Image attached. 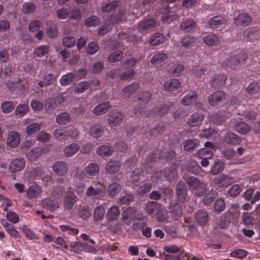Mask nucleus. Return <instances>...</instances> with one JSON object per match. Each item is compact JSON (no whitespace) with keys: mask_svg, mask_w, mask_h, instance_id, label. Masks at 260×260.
Returning <instances> with one entry per match:
<instances>
[{"mask_svg":"<svg viewBox=\"0 0 260 260\" xmlns=\"http://www.w3.org/2000/svg\"><path fill=\"white\" fill-rule=\"evenodd\" d=\"M176 172L175 170H166L165 173L159 171L156 172L152 177V179L155 181L159 179H162L163 178L166 177L167 180L171 181L172 179H175L176 176Z\"/></svg>","mask_w":260,"mask_h":260,"instance_id":"obj_3","label":"nucleus"},{"mask_svg":"<svg viewBox=\"0 0 260 260\" xmlns=\"http://www.w3.org/2000/svg\"><path fill=\"white\" fill-rule=\"evenodd\" d=\"M186 181L188 185L194 190L196 194L199 196L203 195L206 190L205 184L200 182L193 177H189Z\"/></svg>","mask_w":260,"mask_h":260,"instance_id":"obj_1","label":"nucleus"},{"mask_svg":"<svg viewBox=\"0 0 260 260\" xmlns=\"http://www.w3.org/2000/svg\"><path fill=\"white\" fill-rule=\"evenodd\" d=\"M60 229L66 234L73 235L77 234L79 232L78 229L71 228L68 225H60Z\"/></svg>","mask_w":260,"mask_h":260,"instance_id":"obj_54","label":"nucleus"},{"mask_svg":"<svg viewBox=\"0 0 260 260\" xmlns=\"http://www.w3.org/2000/svg\"><path fill=\"white\" fill-rule=\"evenodd\" d=\"M196 219L200 225L206 224L208 221V214L203 210L198 211L196 214Z\"/></svg>","mask_w":260,"mask_h":260,"instance_id":"obj_25","label":"nucleus"},{"mask_svg":"<svg viewBox=\"0 0 260 260\" xmlns=\"http://www.w3.org/2000/svg\"><path fill=\"white\" fill-rule=\"evenodd\" d=\"M105 206L106 204L104 203L94 208L93 216L95 221H98L103 219L105 213Z\"/></svg>","mask_w":260,"mask_h":260,"instance_id":"obj_21","label":"nucleus"},{"mask_svg":"<svg viewBox=\"0 0 260 260\" xmlns=\"http://www.w3.org/2000/svg\"><path fill=\"white\" fill-rule=\"evenodd\" d=\"M97 153L102 156H108L113 153L112 148L108 145H102L98 148Z\"/></svg>","mask_w":260,"mask_h":260,"instance_id":"obj_32","label":"nucleus"},{"mask_svg":"<svg viewBox=\"0 0 260 260\" xmlns=\"http://www.w3.org/2000/svg\"><path fill=\"white\" fill-rule=\"evenodd\" d=\"M251 21L252 19L251 17L246 13L239 14L233 19L234 23L239 26L247 25Z\"/></svg>","mask_w":260,"mask_h":260,"instance_id":"obj_10","label":"nucleus"},{"mask_svg":"<svg viewBox=\"0 0 260 260\" xmlns=\"http://www.w3.org/2000/svg\"><path fill=\"white\" fill-rule=\"evenodd\" d=\"M181 28L186 31L189 32L192 30L196 26L195 22L191 20H186L181 24Z\"/></svg>","mask_w":260,"mask_h":260,"instance_id":"obj_48","label":"nucleus"},{"mask_svg":"<svg viewBox=\"0 0 260 260\" xmlns=\"http://www.w3.org/2000/svg\"><path fill=\"white\" fill-rule=\"evenodd\" d=\"M43 206L48 210L53 211L58 208L59 203L52 199H46L43 201Z\"/></svg>","mask_w":260,"mask_h":260,"instance_id":"obj_30","label":"nucleus"},{"mask_svg":"<svg viewBox=\"0 0 260 260\" xmlns=\"http://www.w3.org/2000/svg\"><path fill=\"white\" fill-rule=\"evenodd\" d=\"M197 154L200 158H211L213 152L212 150H208L207 148H203L198 151Z\"/></svg>","mask_w":260,"mask_h":260,"instance_id":"obj_56","label":"nucleus"},{"mask_svg":"<svg viewBox=\"0 0 260 260\" xmlns=\"http://www.w3.org/2000/svg\"><path fill=\"white\" fill-rule=\"evenodd\" d=\"M79 148L80 146L77 143H72L64 148L63 152L66 157H70L76 153Z\"/></svg>","mask_w":260,"mask_h":260,"instance_id":"obj_24","label":"nucleus"},{"mask_svg":"<svg viewBox=\"0 0 260 260\" xmlns=\"http://www.w3.org/2000/svg\"><path fill=\"white\" fill-rule=\"evenodd\" d=\"M79 215L83 219H87L91 215V211L88 207L84 206L78 210Z\"/></svg>","mask_w":260,"mask_h":260,"instance_id":"obj_58","label":"nucleus"},{"mask_svg":"<svg viewBox=\"0 0 260 260\" xmlns=\"http://www.w3.org/2000/svg\"><path fill=\"white\" fill-rule=\"evenodd\" d=\"M155 22L152 19H145L138 24L139 29L141 31L151 30L155 25Z\"/></svg>","mask_w":260,"mask_h":260,"instance_id":"obj_13","label":"nucleus"},{"mask_svg":"<svg viewBox=\"0 0 260 260\" xmlns=\"http://www.w3.org/2000/svg\"><path fill=\"white\" fill-rule=\"evenodd\" d=\"M103 132V128L99 124H95L93 125L90 130V134L91 135L95 138H99L101 137Z\"/></svg>","mask_w":260,"mask_h":260,"instance_id":"obj_45","label":"nucleus"},{"mask_svg":"<svg viewBox=\"0 0 260 260\" xmlns=\"http://www.w3.org/2000/svg\"><path fill=\"white\" fill-rule=\"evenodd\" d=\"M225 99V94L221 91L212 93L209 97V104L212 106H216L221 104Z\"/></svg>","mask_w":260,"mask_h":260,"instance_id":"obj_5","label":"nucleus"},{"mask_svg":"<svg viewBox=\"0 0 260 260\" xmlns=\"http://www.w3.org/2000/svg\"><path fill=\"white\" fill-rule=\"evenodd\" d=\"M136 216V210L129 207L123 211L122 213V219L126 224H129Z\"/></svg>","mask_w":260,"mask_h":260,"instance_id":"obj_14","label":"nucleus"},{"mask_svg":"<svg viewBox=\"0 0 260 260\" xmlns=\"http://www.w3.org/2000/svg\"><path fill=\"white\" fill-rule=\"evenodd\" d=\"M195 40V38L188 35L182 38L181 45L185 48H190L194 45Z\"/></svg>","mask_w":260,"mask_h":260,"instance_id":"obj_41","label":"nucleus"},{"mask_svg":"<svg viewBox=\"0 0 260 260\" xmlns=\"http://www.w3.org/2000/svg\"><path fill=\"white\" fill-rule=\"evenodd\" d=\"M184 70V66L181 64H174L168 68V72L175 76L179 75Z\"/></svg>","mask_w":260,"mask_h":260,"instance_id":"obj_42","label":"nucleus"},{"mask_svg":"<svg viewBox=\"0 0 260 260\" xmlns=\"http://www.w3.org/2000/svg\"><path fill=\"white\" fill-rule=\"evenodd\" d=\"M197 99V95L194 92L189 93L181 100L183 105L188 106L194 103Z\"/></svg>","mask_w":260,"mask_h":260,"instance_id":"obj_34","label":"nucleus"},{"mask_svg":"<svg viewBox=\"0 0 260 260\" xmlns=\"http://www.w3.org/2000/svg\"><path fill=\"white\" fill-rule=\"evenodd\" d=\"M41 126L38 123H33L29 124L26 128V132L27 135H31L37 133L40 130Z\"/></svg>","mask_w":260,"mask_h":260,"instance_id":"obj_55","label":"nucleus"},{"mask_svg":"<svg viewBox=\"0 0 260 260\" xmlns=\"http://www.w3.org/2000/svg\"><path fill=\"white\" fill-rule=\"evenodd\" d=\"M120 165L119 162L112 161L109 162L106 166L105 170L108 173H115L118 172L120 170Z\"/></svg>","mask_w":260,"mask_h":260,"instance_id":"obj_33","label":"nucleus"},{"mask_svg":"<svg viewBox=\"0 0 260 260\" xmlns=\"http://www.w3.org/2000/svg\"><path fill=\"white\" fill-rule=\"evenodd\" d=\"M224 141L231 144H237L240 142V138L233 133H228L224 137Z\"/></svg>","mask_w":260,"mask_h":260,"instance_id":"obj_43","label":"nucleus"},{"mask_svg":"<svg viewBox=\"0 0 260 260\" xmlns=\"http://www.w3.org/2000/svg\"><path fill=\"white\" fill-rule=\"evenodd\" d=\"M52 169L55 173L59 176H64L68 172V167L65 162L58 161L54 163Z\"/></svg>","mask_w":260,"mask_h":260,"instance_id":"obj_11","label":"nucleus"},{"mask_svg":"<svg viewBox=\"0 0 260 260\" xmlns=\"http://www.w3.org/2000/svg\"><path fill=\"white\" fill-rule=\"evenodd\" d=\"M121 190V186L117 183L110 184L107 188L108 194L111 197H114L118 194Z\"/></svg>","mask_w":260,"mask_h":260,"instance_id":"obj_31","label":"nucleus"},{"mask_svg":"<svg viewBox=\"0 0 260 260\" xmlns=\"http://www.w3.org/2000/svg\"><path fill=\"white\" fill-rule=\"evenodd\" d=\"M109 109V105L106 103H103L97 105L94 108L93 112L96 115H101L107 112Z\"/></svg>","mask_w":260,"mask_h":260,"instance_id":"obj_37","label":"nucleus"},{"mask_svg":"<svg viewBox=\"0 0 260 260\" xmlns=\"http://www.w3.org/2000/svg\"><path fill=\"white\" fill-rule=\"evenodd\" d=\"M89 86L90 83L88 82H81L76 86L74 92L77 94L83 93L89 88Z\"/></svg>","mask_w":260,"mask_h":260,"instance_id":"obj_47","label":"nucleus"},{"mask_svg":"<svg viewBox=\"0 0 260 260\" xmlns=\"http://www.w3.org/2000/svg\"><path fill=\"white\" fill-rule=\"evenodd\" d=\"M197 144V141L195 140L189 139L186 141L184 144L183 147L185 151H190L193 150Z\"/></svg>","mask_w":260,"mask_h":260,"instance_id":"obj_63","label":"nucleus"},{"mask_svg":"<svg viewBox=\"0 0 260 260\" xmlns=\"http://www.w3.org/2000/svg\"><path fill=\"white\" fill-rule=\"evenodd\" d=\"M75 77V74L73 73H68L61 77L60 79V83L63 86L69 85L73 82Z\"/></svg>","mask_w":260,"mask_h":260,"instance_id":"obj_40","label":"nucleus"},{"mask_svg":"<svg viewBox=\"0 0 260 260\" xmlns=\"http://www.w3.org/2000/svg\"><path fill=\"white\" fill-rule=\"evenodd\" d=\"M20 142V137L18 133L11 132L7 139V144L10 147L14 148L17 146Z\"/></svg>","mask_w":260,"mask_h":260,"instance_id":"obj_8","label":"nucleus"},{"mask_svg":"<svg viewBox=\"0 0 260 260\" xmlns=\"http://www.w3.org/2000/svg\"><path fill=\"white\" fill-rule=\"evenodd\" d=\"M54 136L59 140H67L69 138V132L61 128L56 129L54 131Z\"/></svg>","mask_w":260,"mask_h":260,"instance_id":"obj_38","label":"nucleus"},{"mask_svg":"<svg viewBox=\"0 0 260 260\" xmlns=\"http://www.w3.org/2000/svg\"><path fill=\"white\" fill-rule=\"evenodd\" d=\"M25 166V160L23 158H16L10 164L9 169L12 172H18L22 170Z\"/></svg>","mask_w":260,"mask_h":260,"instance_id":"obj_4","label":"nucleus"},{"mask_svg":"<svg viewBox=\"0 0 260 260\" xmlns=\"http://www.w3.org/2000/svg\"><path fill=\"white\" fill-rule=\"evenodd\" d=\"M77 202L76 197L72 191H68L64 199L63 204L66 209H71Z\"/></svg>","mask_w":260,"mask_h":260,"instance_id":"obj_15","label":"nucleus"},{"mask_svg":"<svg viewBox=\"0 0 260 260\" xmlns=\"http://www.w3.org/2000/svg\"><path fill=\"white\" fill-rule=\"evenodd\" d=\"M203 120V116L201 114L196 113L190 115L187 123L190 126H198L201 124Z\"/></svg>","mask_w":260,"mask_h":260,"instance_id":"obj_19","label":"nucleus"},{"mask_svg":"<svg viewBox=\"0 0 260 260\" xmlns=\"http://www.w3.org/2000/svg\"><path fill=\"white\" fill-rule=\"evenodd\" d=\"M247 58V54L246 53L242 52L239 54L238 56L231 57L229 60L228 66L232 69H235L239 63H244Z\"/></svg>","mask_w":260,"mask_h":260,"instance_id":"obj_7","label":"nucleus"},{"mask_svg":"<svg viewBox=\"0 0 260 260\" xmlns=\"http://www.w3.org/2000/svg\"><path fill=\"white\" fill-rule=\"evenodd\" d=\"M180 81L175 79L167 80L164 84L165 89L169 91L172 92L177 90L180 87Z\"/></svg>","mask_w":260,"mask_h":260,"instance_id":"obj_17","label":"nucleus"},{"mask_svg":"<svg viewBox=\"0 0 260 260\" xmlns=\"http://www.w3.org/2000/svg\"><path fill=\"white\" fill-rule=\"evenodd\" d=\"M122 57V54L121 51H116L111 53L108 56V60L111 62H116L120 60Z\"/></svg>","mask_w":260,"mask_h":260,"instance_id":"obj_59","label":"nucleus"},{"mask_svg":"<svg viewBox=\"0 0 260 260\" xmlns=\"http://www.w3.org/2000/svg\"><path fill=\"white\" fill-rule=\"evenodd\" d=\"M247 254V252L246 251L243 249H237L231 252L230 256L238 258H243L245 257Z\"/></svg>","mask_w":260,"mask_h":260,"instance_id":"obj_60","label":"nucleus"},{"mask_svg":"<svg viewBox=\"0 0 260 260\" xmlns=\"http://www.w3.org/2000/svg\"><path fill=\"white\" fill-rule=\"evenodd\" d=\"M43 152V150L39 148L36 147L32 149L26 153L27 159L30 161H34L41 156Z\"/></svg>","mask_w":260,"mask_h":260,"instance_id":"obj_26","label":"nucleus"},{"mask_svg":"<svg viewBox=\"0 0 260 260\" xmlns=\"http://www.w3.org/2000/svg\"><path fill=\"white\" fill-rule=\"evenodd\" d=\"M118 2L117 1L110 2L102 7V12L104 13H110L114 11L117 6Z\"/></svg>","mask_w":260,"mask_h":260,"instance_id":"obj_50","label":"nucleus"},{"mask_svg":"<svg viewBox=\"0 0 260 260\" xmlns=\"http://www.w3.org/2000/svg\"><path fill=\"white\" fill-rule=\"evenodd\" d=\"M224 168V164L221 160H218L214 162L210 170V173L213 175H216L221 172Z\"/></svg>","mask_w":260,"mask_h":260,"instance_id":"obj_35","label":"nucleus"},{"mask_svg":"<svg viewBox=\"0 0 260 260\" xmlns=\"http://www.w3.org/2000/svg\"><path fill=\"white\" fill-rule=\"evenodd\" d=\"M41 188L37 185H31L26 190V197L30 200L37 199L41 194Z\"/></svg>","mask_w":260,"mask_h":260,"instance_id":"obj_9","label":"nucleus"},{"mask_svg":"<svg viewBox=\"0 0 260 260\" xmlns=\"http://www.w3.org/2000/svg\"><path fill=\"white\" fill-rule=\"evenodd\" d=\"M123 115L119 112L113 113L109 117V125L112 127L120 125L123 120Z\"/></svg>","mask_w":260,"mask_h":260,"instance_id":"obj_6","label":"nucleus"},{"mask_svg":"<svg viewBox=\"0 0 260 260\" xmlns=\"http://www.w3.org/2000/svg\"><path fill=\"white\" fill-rule=\"evenodd\" d=\"M36 9V5L31 2H26L23 4L22 12L25 14L33 13Z\"/></svg>","mask_w":260,"mask_h":260,"instance_id":"obj_53","label":"nucleus"},{"mask_svg":"<svg viewBox=\"0 0 260 260\" xmlns=\"http://www.w3.org/2000/svg\"><path fill=\"white\" fill-rule=\"evenodd\" d=\"M100 20L99 18L96 16H90L88 17L85 21V24L88 27L95 26L99 24Z\"/></svg>","mask_w":260,"mask_h":260,"instance_id":"obj_51","label":"nucleus"},{"mask_svg":"<svg viewBox=\"0 0 260 260\" xmlns=\"http://www.w3.org/2000/svg\"><path fill=\"white\" fill-rule=\"evenodd\" d=\"M28 110V106L27 105L23 104L19 105L16 108L15 114L19 116L22 117L24 116Z\"/></svg>","mask_w":260,"mask_h":260,"instance_id":"obj_52","label":"nucleus"},{"mask_svg":"<svg viewBox=\"0 0 260 260\" xmlns=\"http://www.w3.org/2000/svg\"><path fill=\"white\" fill-rule=\"evenodd\" d=\"M209 24L213 28H221L225 26V22L223 17L214 16L210 20Z\"/></svg>","mask_w":260,"mask_h":260,"instance_id":"obj_16","label":"nucleus"},{"mask_svg":"<svg viewBox=\"0 0 260 260\" xmlns=\"http://www.w3.org/2000/svg\"><path fill=\"white\" fill-rule=\"evenodd\" d=\"M71 120L70 114L67 112H63L58 114L56 117V122L60 125L67 124Z\"/></svg>","mask_w":260,"mask_h":260,"instance_id":"obj_29","label":"nucleus"},{"mask_svg":"<svg viewBox=\"0 0 260 260\" xmlns=\"http://www.w3.org/2000/svg\"><path fill=\"white\" fill-rule=\"evenodd\" d=\"M168 58V55L164 52H159L154 54L151 59V62L152 64L155 66H159L165 63Z\"/></svg>","mask_w":260,"mask_h":260,"instance_id":"obj_23","label":"nucleus"},{"mask_svg":"<svg viewBox=\"0 0 260 260\" xmlns=\"http://www.w3.org/2000/svg\"><path fill=\"white\" fill-rule=\"evenodd\" d=\"M230 221V214L226 212L222 214L219 220L216 223V226L220 229H225L229 224Z\"/></svg>","mask_w":260,"mask_h":260,"instance_id":"obj_18","label":"nucleus"},{"mask_svg":"<svg viewBox=\"0 0 260 260\" xmlns=\"http://www.w3.org/2000/svg\"><path fill=\"white\" fill-rule=\"evenodd\" d=\"M151 98L150 92L145 91L141 93L138 96V99L140 103L146 104L148 103Z\"/></svg>","mask_w":260,"mask_h":260,"instance_id":"obj_61","label":"nucleus"},{"mask_svg":"<svg viewBox=\"0 0 260 260\" xmlns=\"http://www.w3.org/2000/svg\"><path fill=\"white\" fill-rule=\"evenodd\" d=\"M86 171L90 177L95 176L99 172V168L96 163H91L86 167Z\"/></svg>","mask_w":260,"mask_h":260,"instance_id":"obj_44","label":"nucleus"},{"mask_svg":"<svg viewBox=\"0 0 260 260\" xmlns=\"http://www.w3.org/2000/svg\"><path fill=\"white\" fill-rule=\"evenodd\" d=\"M15 107V105L12 102L5 101L1 104V109L3 113H8L12 112Z\"/></svg>","mask_w":260,"mask_h":260,"instance_id":"obj_49","label":"nucleus"},{"mask_svg":"<svg viewBox=\"0 0 260 260\" xmlns=\"http://www.w3.org/2000/svg\"><path fill=\"white\" fill-rule=\"evenodd\" d=\"M226 77L222 74L215 75L211 80L210 83L212 87L219 88L225 83Z\"/></svg>","mask_w":260,"mask_h":260,"instance_id":"obj_20","label":"nucleus"},{"mask_svg":"<svg viewBox=\"0 0 260 260\" xmlns=\"http://www.w3.org/2000/svg\"><path fill=\"white\" fill-rule=\"evenodd\" d=\"M247 90L250 94H254L260 91V86L257 83L252 82L247 86Z\"/></svg>","mask_w":260,"mask_h":260,"instance_id":"obj_64","label":"nucleus"},{"mask_svg":"<svg viewBox=\"0 0 260 260\" xmlns=\"http://www.w3.org/2000/svg\"><path fill=\"white\" fill-rule=\"evenodd\" d=\"M49 47L45 45H42L35 48L34 51L35 55L38 57L44 56L49 52Z\"/></svg>","mask_w":260,"mask_h":260,"instance_id":"obj_36","label":"nucleus"},{"mask_svg":"<svg viewBox=\"0 0 260 260\" xmlns=\"http://www.w3.org/2000/svg\"><path fill=\"white\" fill-rule=\"evenodd\" d=\"M120 214L118 208L116 206H112L109 208L106 214V218L108 221L116 220Z\"/></svg>","mask_w":260,"mask_h":260,"instance_id":"obj_22","label":"nucleus"},{"mask_svg":"<svg viewBox=\"0 0 260 260\" xmlns=\"http://www.w3.org/2000/svg\"><path fill=\"white\" fill-rule=\"evenodd\" d=\"M233 182V178L224 174H221L213 181V183L216 188L227 186Z\"/></svg>","mask_w":260,"mask_h":260,"instance_id":"obj_2","label":"nucleus"},{"mask_svg":"<svg viewBox=\"0 0 260 260\" xmlns=\"http://www.w3.org/2000/svg\"><path fill=\"white\" fill-rule=\"evenodd\" d=\"M99 45L96 42H92L89 43L86 48V52L88 54L93 55L99 50Z\"/></svg>","mask_w":260,"mask_h":260,"instance_id":"obj_57","label":"nucleus"},{"mask_svg":"<svg viewBox=\"0 0 260 260\" xmlns=\"http://www.w3.org/2000/svg\"><path fill=\"white\" fill-rule=\"evenodd\" d=\"M203 42L208 46H217L220 44L218 38L213 34H210L203 38Z\"/></svg>","mask_w":260,"mask_h":260,"instance_id":"obj_27","label":"nucleus"},{"mask_svg":"<svg viewBox=\"0 0 260 260\" xmlns=\"http://www.w3.org/2000/svg\"><path fill=\"white\" fill-rule=\"evenodd\" d=\"M104 192L105 191L101 188H94L92 186H89L86 190V194L93 199H100L104 197Z\"/></svg>","mask_w":260,"mask_h":260,"instance_id":"obj_12","label":"nucleus"},{"mask_svg":"<svg viewBox=\"0 0 260 260\" xmlns=\"http://www.w3.org/2000/svg\"><path fill=\"white\" fill-rule=\"evenodd\" d=\"M140 87L138 82H133L131 84L125 87L122 91L125 96H129L133 94Z\"/></svg>","mask_w":260,"mask_h":260,"instance_id":"obj_28","label":"nucleus"},{"mask_svg":"<svg viewBox=\"0 0 260 260\" xmlns=\"http://www.w3.org/2000/svg\"><path fill=\"white\" fill-rule=\"evenodd\" d=\"M165 36L161 34H156L150 39V43L152 45L158 46L165 40Z\"/></svg>","mask_w":260,"mask_h":260,"instance_id":"obj_39","label":"nucleus"},{"mask_svg":"<svg viewBox=\"0 0 260 260\" xmlns=\"http://www.w3.org/2000/svg\"><path fill=\"white\" fill-rule=\"evenodd\" d=\"M235 128L237 131L241 134H246L250 131V126L243 122H238L235 125Z\"/></svg>","mask_w":260,"mask_h":260,"instance_id":"obj_46","label":"nucleus"},{"mask_svg":"<svg viewBox=\"0 0 260 260\" xmlns=\"http://www.w3.org/2000/svg\"><path fill=\"white\" fill-rule=\"evenodd\" d=\"M156 218L159 222H165L167 220L168 215L166 211H164L159 207V209L156 212Z\"/></svg>","mask_w":260,"mask_h":260,"instance_id":"obj_62","label":"nucleus"}]
</instances>
